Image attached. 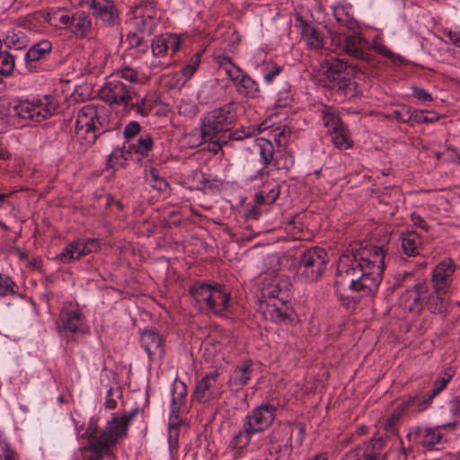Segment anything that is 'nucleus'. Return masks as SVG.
Returning <instances> with one entry per match:
<instances>
[{
    "label": "nucleus",
    "mask_w": 460,
    "mask_h": 460,
    "mask_svg": "<svg viewBox=\"0 0 460 460\" xmlns=\"http://www.w3.org/2000/svg\"><path fill=\"white\" fill-rule=\"evenodd\" d=\"M386 251L384 245L360 243L341 256L335 287L343 306L354 309L375 296L382 280Z\"/></svg>",
    "instance_id": "nucleus-1"
},
{
    "label": "nucleus",
    "mask_w": 460,
    "mask_h": 460,
    "mask_svg": "<svg viewBox=\"0 0 460 460\" xmlns=\"http://www.w3.org/2000/svg\"><path fill=\"white\" fill-rule=\"evenodd\" d=\"M139 412V408L132 409L128 413L118 416L112 414L102 429L90 423L83 433L82 438H86V444L78 448L75 459L79 460H103L105 457L114 459V449L119 439L128 436V429Z\"/></svg>",
    "instance_id": "nucleus-2"
},
{
    "label": "nucleus",
    "mask_w": 460,
    "mask_h": 460,
    "mask_svg": "<svg viewBox=\"0 0 460 460\" xmlns=\"http://www.w3.org/2000/svg\"><path fill=\"white\" fill-rule=\"evenodd\" d=\"M290 288L289 280L284 276L274 277L263 285L261 312L266 320L279 324H289L295 321Z\"/></svg>",
    "instance_id": "nucleus-3"
},
{
    "label": "nucleus",
    "mask_w": 460,
    "mask_h": 460,
    "mask_svg": "<svg viewBox=\"0 0 460 460\" xmlns=\"http://www.w3.org/2000/svg\"><path fill=\"white\" fill-rule=\"evenodd\" d=\"M59 109L57 99L51 95L30 102L16 100L8 102L5 123L22 128L31 122L39 123L53 116Z\"/></svg>",
    "instance_id": "nucleus-4"
},
{
    "label": "nucleus",
    "mask_w": 460,
    "mask_h": 460,
    "mask_svg": "<svg viewBox=\"0 0 460 460\" xmlns=\"http://www.w3.org/2000/svg\"><path fill=\"white\" fill-rule=\"evenodd\" d=\"M255 147L258 150L260 161L263 166L254 173L247 177V181L254 182L260 181L263 188L258 194L263 203H273L279 195V185L270 176L271 170L270 165L273 160L274 146L273 144L266 138H259L255 142Z\"/></svg>",
    "instance_id": "nucleus-5"
},
{
    "label": "nucleus",
    "mask_w": 460,
    "mask_h": 460,
    "mask_svg": "<svg viewBox=\"0 0 460 460\" xmlns=\"http://www.w3.org/2000/svg\"><path fill=\"white\" fill-rule=\"evenodd\" d=\"M190 294L200 309L225 315L231 307V292L221 284L195 283Z\"/></svg>",
    "instance_id": "nucleus-6"
},
{
    "label": "nucleus",
    "mask_w": 460,
    "mask_h": 460,
    "mask_svg": "<svg viewBox=\"0 0 460 460\" xmlns=\"http://www.w3.org/2000/svg\"><path fill=\"white\" fill-rule=\"evenodd\" d=\"M75 125L77 132L84 130L86 140L93 144L99 135L109 130L110 120L103 106L86 104L79 110Z\"/></svg>",
    "instance_id": "nucleus-7"
},
{
    "label": "nucleus",
    "mask_w": 460,
    "mask_h": 460,
    "mask_svg": "<svg viewBox=\"0 0 460 460\" xmlns=\"http://www.w3.org/2000/svg\"><path fill=\"white\" fill-rule=\"evenodd\" d=\"M231 108V104H226L207 112L200 118V137L203 143L220 137V136L226 137L234 120Z\"/></svg>",
    "instance_id": "nucleus-8"
},
{
    "label": "nucleus",
    "mask_w": 460,
    "mask_h": 460,
    "mask_svg": "<svg viewBox=\"0 0 460 460\" xmlns=\"http://www.w3.org/2000/svg\"><path fill=\"white\" fill-rule=\"evenodd\" d=\"M328 255L324 249L311 247L302 252L296 268V277L303 282L317 281L326 269Z\"/></svg>",
    "instance_id": "nucleus-9"
},
{
    "label": "nucleus",
    "mask_w": 460,
    "mask_h": 460,
    "mask_svg": "<svg viewBox=\"0 0 460 460\" xmlns=\"http://www.w3.org/2000/svg\"><path fill=\"white\" fill-rule=\"evenodd\" d=\"M358 72L355 66L343 59L331 58L327 61L326 76L332 84L331 87L341 91L345 96H354L356 83L351 77Z\"/></svg>",
    "instance_id": "nucleus-10"
},
{
    "label": "nucleus",
    "mask_w": 460,
    "mask_h": 460,
    "mask_svg": "<svg viewBox=\"0 0 460 460\" xmlns=\"http://www.w3.org/2000/svg\"><path fill=\"white\" fill-rule=\"evenodd\" d=\"M99 94L106 103L119 106L123 111L132 108L131 101H134L137 95L133 85L119 79H111L105 83L100 89Z\"/></svg>",
    "instance_id": "nucleus-11"
},
{
    "label": "nucleus",
    "mask_w": 460,
    "mask_h": 460,
    "mask_svg": "<svg viewBox=\"0 0 460 460\" xmlns=\"http://www.w3.org/2000/svg\"><path fill=\"white\" fill-rule=\"evenodd\" d=\"M60 335L85 334L89 326L78 304L68 302L63 305L58 323Z\"/></svg>",
    "instance_id": "nucleus-12"
},
{
    "label": "nucleus",
    "mask_w": 460,
    "mask_h": 460,
    "mask_svg": "<svg viewBox=\"0 0 460 460\" xmlns=\"http://www.w3.org/2000/svg\"><path fill=\"white\" fill-rule=\"evenodd\" d=\"M220 65L233 82L236 92L240 95L252 99L259 96L260 87L258 83L241 67L234 65L229 58H223L220 61Z\"/></svg>",
    "instance_id": "nucleus-13"
},
{
    "label": "nucleus",
    "mask_w": 460,
    "mask_h": 460,
    "mask_svg": "<svg viewBox=\"0 0 460 460\" xmlns=\"http://www.w3.org/2000/svg\"><path fill=\"white\" fill-rule=\"evenodd\" d=\"M58 20L60 28L67 31L76 39H92L93 36L92 18L84 11L75 12L71 15L61 14Z\"/></svg>",
    "instance_id": "nucleus-14"
},
{
    "label": "nucleus",
    "mask_w": 460,
    "mask_h": 460,
    "mask_svg": "<svg viewBox=\"0 0 460 460\" xmlns=\"http://www.w3.org/2000/svg\"><path fill=\"white\" fill-rule=\"evenodd\" d=\"M332 41L337 42L345 53L356 59L366 62L371 60L369 42L359 34L339 33L332 36Z\"/></svg>",
    "instance_id": "nucleus-15"
},
{
    "label": "nucleus",
    "mask_w": 460,
    "mask_h": 460,
    "mask_svg": "<svg viewBox=\"0 0 460 460\" xmlns=\"http://www.w3.org/2000/svg\"><path fill=\"white\" fill-rule=\"evenodd\" d=\"M277 408L270 403H261L253 408L243 420V422L254 433L267 430L274 422Z\"/></svg>",
    "instance_id": "nucleus-16"
},
{
    "label": "nucleus",
    "mask_w": 460,
    "mask_h": 460,
    "mask_svg": "<svg viewBox=\"0 0 460 460\" xmlns=\"http://www.w3.org/2000/svg\"><path fill=\"white\" fill-rule=\"evenodd\" d=\"M218 378L219 373L217 370L206 374L205 376L197 382L191 395L192 400L199 403H206L217 399L222 393V385Z\"/></svg>",
    "instance_id": "nucleus-17"
},
{
    "label": "nucleus",
    "mask_w": 460,
    "mask_h": 460,
    "mask_svg": "<svg viewBox=\"0 0 460 460\" xmlns=\"http://www.w3.org/2000/svg\"><path fill=\"white\" fill-rule=\"evenodd\" d=\"M89 8L100 27L113 28L119 24V12L113 0H91Z\"/></svg>",
    "instance_id": "nucleus-18"
},
{
    "label": "nucleus",
    "mask_w": 460,
    "mask_h": 460,
    "mask_svg": "<svg viewBox=\"0 0 460 460\" xmlns=\"http://www.w3.org/2000/svg\"><path fill=\"white\" fill-rule=\"evenodd\" d=\"M456 265L452 259L441 261L432 270L431 287L436 292L447 293L453 281Z\"/></svg>",
    "instance_id": "nucleus-19"
},
{
    "label": "nucleus",
    "mask_w": 460,
    "mask_h": 460,
    "mask_svg": "<svg viewBox=\"0 0 460 460\" xmlns=\"http://www.w3.org/2000/svg\"><path fill=\"white\" fill-rule=\"evenodd\" d=\"M171 405H170V426L172 423L177 424L180 420V415L186 410L187 386L186 385L175 379L171 385Z\"/></svg>",
    "instance_id": "nucleus-20"
},
{
    "label": "nucleus",
    "mask_w": 460,
    "mask_h": 460,
    "mask_svg": "<svg viewBox=\"0 0 460 460\" xmlns=\"http://www.w3.org/2000/svg\"><path fill=\"white\" fill-rule=\"evenodd\" d=\"M140 343L150 360L161 359L164 354V341L159 332L154 330L141 332Z\"/></svg>",
    "instance_id": "nucleus-21"
},
{
    "label": "nucleus",
    "mask_w": 460,
    "mask_h": 460,
    "mask_svg": "<svg viewBox=\"0 0 460 460\" xmlns=\"http://www.w3.org/2000/svg\"><path fill=\"white\" fill-rule=\"evenodd\" d=\"M428 287L425 283L419 282L411 288L407 289L401 297L402 305L413 314L421 312L427 298Z\"/></svg>",
    "instance_id": "nucleus-22"
},
{
    "label": "nucleus",
    "mask_w": 460,
    "mask_h": 460,
    "mask_svg": "<svg viewBox=\"0 0 460 460\" xmlns=\"http://www.w3.org/2000/svg\"><path fill=\"white\" fill-rule=\"evenodd\" d=\"M254 374L255 367L253 362L251 359L244 360L232 370L228 385L233 390L239 391L249 384Z\"/></svg>",
    "instance_id": "nucleus-23"
},
{
    "label": "nucleus",
    "mask_w": 460,
    "mask_h": 460,
    "mask_svg": "<svg viewBox=\"0 0 460 460\" xmlns=\"http://www.w3.org/2000/svg\"><path fill=\"white\" fill-rule=\"evenodd\" d=\"M331 7L334 18L341 26L352 31L358 29V22L354 18L353 7L350 4L336 2Z\"/></svg>",
    "instance_id": "nucleus-24"
},
{
    "label": "nucleus",
    "mask_w": 460,
    "mask_h": 460,
    "mask_svg": "<svg viewBox=\"0 0 460 460\" xmlns=\"http://www.w3.org/2000/svg\"><path fill=\"white\" fill-rule=\"evenodd\" d=\"M298 24L296 25L302 36V39L306 42L311 49H320L323 46V38L322 33L315 29L314 25L298 18Z\"/></svg>",
    "instance_id": "nucleus-25"
},
{
    "label": "nucleus",
    "mask_w": 460,
    "mask_h": 460,
    "mask_svg": "<svg viewBox=\"0 0 460 460\" xmlns=\"http://www.w3.org/2000/svg\"><path fill=\"white\" fill-rule=\"evenodd\" d=\"M51 50L52 43L48 40L33 44L24 55L26 67L28 69L33 68L34 63L40 59H45L49 56Z\"/></svg>",
    "instance_id": "nucleus-26"
},
{
    "label": "nucleus",
    "mask_w": 460,
    "mask_h": 460,
    "mask_svg": "<svg viewBox=\"0 0 460 460\" xmlns=\"http://www.w3.org/2000/svg\"><path fill=\"white\" fill-rule=\"evenodd\" d=\"M423 245V239L420 234L415 231L407 232L401 236V246L407 256H416L420 254Z\"/></svg>",
    "instance_id": "nucleus-27"
},
{
    "label": "nucleus",
    "mask_w": 460,
    "mask_h": 460,
    "mask_svg": "<svg viewBox=\"0 0 460 460\" xmlns=\"http://www.w3.org/2000/svg\"><path fill=\"white\" fill-rule=\"evenodd\" d=\"M416 434L419 442L427 448H433L441 443L442 433L438 428L418 427Z\"/></svg>",
    "instance_id": "nucleus-28"
},
{
    "label": "nucleus",
    "mask_w": 460,
    "mask_h": 460,
    "mask_svg": "<svg viewBox=\"0 0 460 460\" xmlns=\"http://www.w3.org/2000/svg\"><path fill=\"white\" fill-rule=\"evenodd\" d=\"M321 117L323 125L328 128L329 133L339 130L340 128L345 127L341 119L339 111L334 107L326 105L322 106Z\"/></svg>",
    "instance_id": "nucleus-29"
},
{
    "label": "nucleus",
    "mask_w": 460,
    "mask_h": 460,
    "mask_svg": "<svg viewBox=\"0 0 460 460\" xmlns=\"http://www.w3.org/2000/svg\"><path fill=\"white\" fill-rule=\"evenodd\" d=\"M154 147V139L149 133H141L136 142H132L128 146V149L131 153L140 155L142 157L148 156Z\"/></svg>",
    "instance_id": "nucleus-30"
},
{
    "label": "nucleus",
    "mask_w": 460,
    "mask_h": 460,
    "mask_svg": "<svg viewBox=\"0 0 460 460\" xmlns=\"http://www.w3.org/2000/svg\"><path fill=\"white\" fill-rule=\"evenodd\" d=\"M4 44L8 49H25L29 43L28 38L25 33L21 30H11L8 31L3 40L2 44Z\"/></svg>",
    "instance_id": "nucleus-31"
},
{
    "label": "nucleus",
    "mask_w": 460,
    "mask_h": 460,
    "mask_svg": "<svg viewBox=\"0 0 460 460\" xmlns=\"http://www.w3.org/2000/svg\"><path fill=\"white\" fill-rule=\"evenodd\" d=\"M447 294L432 289V293L427 300L428 310L432 314L443 313L447 306Z\"/></svg>",
    "instance_id": "nucleus-32"
},
{
    "label": "nucleus",
    "mask_w": 460,
    "mask_h": 460,
    "mask_svg": "<svg viewBox=\"0 0 460 460\" xmlns=\"http://www.w3.org/2000/svg\"><path fill=\"white\" fill-rule=\"evenodd\" d=\"M254 433L243 422V429L234 434L229 442V447L238 450L247 447Z\"/></svg>",
    "instance_id": "nucleus-33"
},
{
    "label": "nucleus",
    "mask_w": 460,
    "mask_h": 460,
    "mask_svg": "<svg viewBox=\"0 0 460 460\" xmlns=\"http://www.w3.org/2000/svg\"><path fill=\"white\" fill-rule=\"evenodd\" d=\"M332 137V142L340 150H346L352 146V140L350 134L347 127L340 128L339 130H335L330 133Z\"/></svg>",
    "instance_id": "nucleus-34"
},
{
    "label": "nucleus",
    "mask_w": 460,
    "mask_h": 460,
    "mask_svg": "<svg viewBox=\"0 0 460 460\" xmlns=\"http://www.w3.org/2000/svg\"><path fill=\"white\" fill-rule=\"evenodd\" d=\"M130 109H126L125 112L129 113L134 111L137 116L147 117L154 109V104L147 95L141 99H137L136 102L131 101Z\"/></svg>",
    "instance_id": "nucleus-35"
},
{
    "label": "nucleus",
    "mask_w": 460,
    "mask_h": 460,
    "mask_svg": "<svg viewBox=\"0 0 460 460\" xmlns=\"http://www.w3.org/2000/svg\"><path fill=\"white\" fill-rule=\"evenodd\" d=\"M78 245L80 244L78 242H76V239L69 243L67 245H66L62 252L57 255V259L64 264H67L79 260L81 256L78 255Z\"/></svg>",
    "instance_id": "nucleus-36"
},
{
    "label": "nucleus",
    "mask_w": 460,
    "mask_h": 460,
    "mask_svg": "<svg viewBox=\"0 0 460 460\" xmlns=\"http://www.w3.org/2000/svg\"><path fill=\"white\" fill-rule=\"evenodd\" d=\"M136 32L150 36L155 31L154 20L151 16H136L132 22Z\"/></svg>",
    "instance_id": "nucleus-37"
},
{
    "label": "nucleus",
    "mask_w": 460,
    "mask_h": 460,
    "mask_svg": "<svg viewBox=\"0 0 460 460\" xmlns=\"http://www.w3.org/2000/svg\"><path fill=\"white\" fill-rule=\"evenodd\" d=\"M2 40L0 39V75L7 77L14 69V58L6 50L2 49Z\"/></svg>",
    "instance_id": "nucleus-38"
},
{
    "label": "nucleus",
    "mask_w": 460,
    "mask_h": 460,
    "mask_svg": "<svg viewBox=\"0 0 460 460\" xmlns=\"http://www.w3.org/2000/svg\"><path fill=\"white\" fill-rule=\"evenodd\" d=\"M341 460H378L369 447H357L346 453Z\"/></svg>",
    "instance_id": "nucleus-39"
},
{
    "label": "nucleus",
    "mask_w": 460,
    "mask_h": 460,
    "mask_svg": "<svg viewBox=\"0 0 460 460\" xmlns=\"http://www.w3.org/2000/svg\"><path fill=\"white\" fill-rule=\"evenodd\" d=\"M403 408L397 407L386 419L382 422V427L387 434L394 435L396 427L402 417Z\"/></svg>",
    "instance_id": "nucleus-40"
},
{
    "label": "nucleus",
    "mask_w": 460,
    "mask_h": 460,
    "mask_svg": "<svg viewBox=\"0 0 460 460\" xmlns=\"http://www.w3.org/2000/svg\"><path fill=\"white\" fill-rule=\"evenodd\" d=\"M76 242L79 243L78 245V255L81 257L85 256L89 253L95 252L101 248V242L96 238H88V239H76Z\"/></svg>",
    "instance_id": "nucleus-41"
},
{
    "label": "nucleus",
    "mask_w": 460,
    "mask_h": 460,
    "mask_svg": "<svg viewBox=\"0 0 460 460\" xmlns=\"http://www.w3.org/2000/svg\"><path fill=\"white\" fill-rule=\"evenodd\" d=\"M152 54L155 58H164L168 52L167 40L164 34L156 35L151 42Z\"/></svg>",
    "instance_id": "nucleus-42"
},
{
    "label": "nucleus",
    "mask_w": 460,
    "mask_h": 460,
    "mask_svg": "<svg viewBox=\"0 0 460 460\" xmlns=\"http://www.w3.org/2000/svg\"><path fill=\"white\" fill-rule=\"evenodd\" d=\"M434 398L435 397H431V394L429 392L424 396H414V397L410 398L407 401L406 405L408 407L414 408V410L417 412H421V411H425L426 409H428V407L430 405V403Z\"/></svg>",
    "instance_id": "nucleus-43"
},
{
    "label": "nucleus",
    "mask_w": 460,
    "mask_h": 460,
    "mask_svg": "<svg viewBox=\"0 0 460 460\" xmlns=\"http://www.w3.org/2000/svg\"><path fill=\"white\" fill-rule=\"evenodd\" d=\"M178 111L181 115L188 118H193L198 114L199 108L192 99L189 97H183L178 105Z\"/></svg>",
    "instance_id": "nucleus-44"
},
{
    "label": "nucleus",
    "mask_w": 460,
    "mask_h": 460,
    "mask_svg": "<svg viewBox=\"0 0 460 460\" xmlns=\"http://www.w3.org/2000/svg\"><path fill=\"white\" fill-rule=\"evenodd\" d=\"M200 58V52L195 53L190 58L187 64L183 66V67L181 68V73L185 77L186 80L191 78L198 70V68L199 67Z\"/></svg>",
    "instance_id": "nucleus-45"
},
{
    "label": "nucleus",
    "mask_w": 460,
    "mask_h": 460,
    "mask_svg": "<svg viewBox=\"0 0 460 460\" xmlns=\"http://www.w3.org/2000/svg\"><path fill=\"white\" fill-rule=\"evenodd\" d=\"M293 102V93L289 84H285L283 87L278 92L277 99L275 102L276 107L285 108L289 106Z\"/></svg>",
    "instance_id": "nucleus-46"
},
{
    "label": "nucleus",
    "mask_w": 460,
    "mask_h": 460,
    "mask_svg": "<svg viewBox=\"0 0 460 460\" xmlns=\"http://www.w3.org/2000/svg\"><path fill=\"white\" fill-rule=\"evenodd\" d=\"M453 377V371L451 368L447 369L441 376H439L433 384V388L429 393L431 397H436L450 382Z\"/></svg>",
    "instance_id": "nucleus-47"
},
{
    "label": "nucleus",
    "mask_w": 460,
    "mask_h": 460,
    "mask_svg": "<svg viewBox=\"0 0 460 460\" xmlns=\"http://www.w3.org/2000/svg\"><path fill=\"white\" fill-rule=\"evenodd\" d=\"M373 49L378 54L389 58L390 60L395 61L400 58L399 55L394 54L392 50H390L381 40L379 38H376L371 44H369V50Z\"/></svg>",
    "instance_id": "nucleus-48"
},
{
    "label": "nucleus",
    "mask_w": 460,
    "mask_h": 460,
    "mask_svg": "<svg viewBox=\"0 0 460 460\" xmlns=\"http://www.w3.org/2000/svg\"><path fill=\"white\" fill-rule=\"evenodd\" d=\"M122 397V389L119 386L110 387L106 392L104 407L114 410L117 407V400Z\"/></svg>",
    "instance_id": "nucleus-49"
},
{
    "label": "nucleus",
    "mask_w": 460,
    "mask_h": 460,
    "mask_svg": "<svg viewBox=\"0 0 460 460\" xmlns=\"http://www.w3.org/2000/svg\"><path fill=\"white\" fill-rule=\"evenodd\" d=\"M282 72V67L275 63H268L262 68L263 81L265 84H271L277 75Z\"/></svg>",
    "instance_id": "nucleus-50"
},
{
    "label": "nucleus",
    "mask_w": 460,
    "mask_h": 460,
    "mask_svg": "<svg viewBox=\"0 0 460 460\" xmlns=\"http://www.w3.org/2000/svg\"><path fill=\"white\" fill-rule=\"evenodd\" d=\"M16 283L8 276L0 273V296H7L16 293Z\"/></svg>",
    "instance_id": "nucleus-51"
},
{
    "label": "nucleus",
    "mask_w": 460,
    "mask_h": 460,
    "mask_svg": "<svg viewBox=\"0 0 460 460\" xmlns=\"http://www.w3.org/2000/svg\"><path fill=\"white\" fill-rule=\"evenodd\" d=\"M141 132V126L140 124L136 120H131L129 123H128L124 129H123V137L126 140L125 144H128V146L132 143V140L137 137L140 136Z\"/></svg>",
    "instance_id": "nucleus-52"
},
{
    "label": "nucleus",
    "mask_w": 460,
    "mask_h": 460,
    "mask_svg": "<svg viewBox=\"0 0 460 460\" xmlns=\"http://www.w3.org/2000/svg\"><path fill=\"white\" fill-rule=\"evenodd\" d=\"M412 109L407 105H398L392 111L391 116L397 120L408 123L411 121Z\"/></svg>",
    "instance_id": "nucleus-53"
},
{
    "label": "nucleus",
    "mask_w": 460,
    "mask_h": 460,
    "mask_svg": "<svg viewBox=\"0 0 460 460\" xmlns=\"http://www.w3.org/2000/svg\"><path fill=\"white\" fill-rule=\"evenodd\" d=\"M148 180L152 187L159 191H166L168 189L167 181L164 178L160 177L157 170L154 168L150 170Z\"/></svg>",
    "instance_id": "nucleus-54"
},
{
    "label": "nucleus",
    "mask_w": 460,
    "mask_h": 460,
    "mask_svg": "<svg viewBox=\"0 0 460 460\" xmlns=\"http://www.w3.org/2000/svg\"><path fill=\"white\" fill-rule=\"evenodd\" d=\"M256 133V130L253 128H241L236 129L235 131H228L226 133L227 142L230 140L240 141L246 137H252Z\"/></svg>",
    "instance_id": "nucleus-55"
},
{
    "label": "nucleus",
    "mask_w": 460,
    "mask_h": 460,
    "mask_svg": "<svg viewBox=\"0 0 460 460\" xmlns=\"http://www.w3.org/2000/svg\"><path fill=\"white\" fill-rule=\"evenodd\" d=\"M117 75L129 83H137L139 81V74L137 70L128 66L118 70Z\"/></svg>",
    "instance_id": "nucleus-56"
},
{
    "label": "nucleus",
    "mask_w": 460,
    "mask_h": 460,
    "mask_svg": "<svg viewBox=\"0 0 460 460\" xmlns=\"http://www.w3.org/2000/svg\"><path fill=\"white\" fill-rule=\"evenodd\" d=\"M167 40L168 50L172 51V55L179 51L181 46V40L178 34L175 33H165Z\"/></svg>",
    "instance_id": "nucleus-57"
},
{
    "label": "nucleus",
    "mask_w": 460,
    "mask_h": 460,
    "mask_svg": "<svg viewBox=\"0 0 460 460\" xmlns=\"http://www.w3.org/2000/svg\"><path fill=\"white\" fill-rule=\"evenodd\" d=\"M412 95L423 102H431L433 100V97L431 93H429L428 91H426L423 88L413 86L412 88Z\"/></svg>",
    "instance_id": "nucleus-58"
},
{
    "label": "nucleus",
    "mask_w": 460,
    "mask_h": 460,
    "mask_svg": "<svg viewBox=\"0 0 460 460\" xmlns=\"http://www.w3.org/2000/svg\"><path fill=\"white\" fill-rule=\"evenodd\" d=\"M206 142H209V151L217 154L222 147L223 145L227 144L226 137H217L216 139L207 140Z\"/></svg>",
    "instance_id": "nucleus-59"
},
{
    "label": "nucleus",
    "mask_w": 460,
    "mask_h": 460,
    "mask_svg": "<svg viewBox=\"0 0 460 460\" xmlns=\"http://www.w3.org/2000/svg\"><path fill=\"white\" fill-rule=\"evenodd\" d=\"M411 121H414L420 124L429 123L427 111L412 109Z\"/></svg>",
    "instance_id": "nucleus-60"
},
{
    "label": "nucleus",
    "mask_w": 460,
    "mask_h": 460,
    "mask_svg": "<svg viewBox=\"0 0 460 460\" xmlns=\"http://www.w3.org/2000/svg\"><path fill=\"white\" fill-rule=\"evenodd\" d=\"M144 35L138 33V32H130L128 36L129 45L132 48H138L142 47L144 40H143Z\"/></svg>",
    "instance_id": "nucleus-61"
},
{
    "label": "nucleus",
    "mask_w": 460,
    "mask_h": 460,
    "mask_svg": "<svg viewBox=\"0 0 460 460\" xmlns=\"http://www.w3.org/2000/svg\"><path fill=\"white\" fill-rule=\"evenodd\" d=\"M450 411L454 415H460V395L454 397L449 402Z\"/></svg>",
    "instance_id": "nucleus-62"
},
{
    "label": "nucleus",
    "mask_w": 460,
    "mask_h": 460,
    "mask_svg": "<svg viewBox=\"0 0 460 460\" xmlns=\"http://www.w3.org/2000/svg\"><path fill=\"white\" fill-rule=\"evenodd\" d=\"M447 35H448L449 40L454 45L460 48V31H449Z\"/></svg>",
    "instance_id": "nucleus-63"
},
{
    "label": "nucleus",
    "mask_w": 460,
    "mask_h": 460,
    "mask_svg": "<svg viewBox=\"0 0 460 460\" xmlns=\"http://www.w3.org/2000/svg\"><path fill=\"white\" fill-rule=\"evenodd\" d=\"M91 60L90 61V66L91 67L89 68V72L92 73V74H94V75H98L102 72V64L100 65H96V64H93V62L95 60V56H93L91 58Z\"/></svg>",
    "instance_id": "nucleus-64"
}]
</instances>
